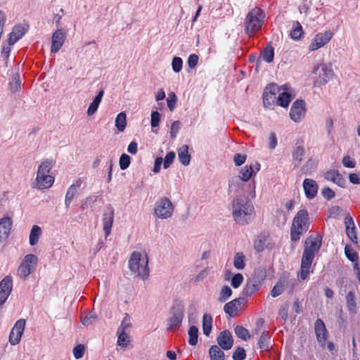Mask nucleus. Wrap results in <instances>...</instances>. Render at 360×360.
<instances>
[{"instance_id":"1","label":"nucleus","mask_w":360,"mask_h":360,"mask_svg":"<svg viewBox=\"0 0 360 360\" xmlns=\"http://www.w3.org/2000/svg\"><path fill=\"white\" fill-rule=\"evenodd\" d=\"M292 98V94L285 85L279 86L276 84H271L266 87L263 94L264 105L269 108L275 105L286 108Z\"/></svg>"},{"instance_id":"2","label":"nucleus","mask_w":360,"mask_h":360,"mask_svg":"<svg viewBox=\"0 0 360 360\" xmlns=\"http://www.w3.org/2000/svg\"><path fill=\"white\" fill-rule=\"evenodd\" d=\"M129 269L131 274L145 280L150 273L148 257L145 252L134 251L129 259Z\"/></svg>"},{"instance_id":"3","label":"nucleus","mask_w":360,"mask_h":360,"mask_svg":"<svg viewBox=\"0 0 360 360\" xmlns=\"http://www.w3.org/2000/svg\"><path fill=\"white\" fill-rule=\"evenodd\" d=\"M233 216L237 224H247L254 217V207L244 199H236L233 202Z\"/></svg>"},{"instance_id":"4","label":"nucleus","mask_w":360,"mask_h":360,"mask_svg":"<svg viewBox=\"0 0 360 360\" xmlns=\"http://www.w3.org/2000/svg\"><path fill=\"white\" fill-rule=\"evenodd\" d=\"M309 218L306 210H300L295 216L290 229V238L292 241L300 240L301 235L307 231Z\"/></svg>"},{"instance_id":"5","label":"nucleus","mask_w":360,"mask_h":360,"mask_svg":"<svg viewBox=\"0 0 360 360\" xmlns=\"http://www.w3.org/2000/svg\"><path fill=\"white\" fill-rule=\"evenodd\" d=\"M53 162L47 159L39 166L36 176V188L40 190L49 188L54 183V177L49 174Z\"/></svg>"},{"instance_id":"6","label":"nucleus","mask_w":360,"mask_h":360,"mask_svg":"<svg viewBox=\"0 0 360 360\" xmlns=\"http://www.w3.org/2000/svg\"><path fill=\"white\" fill-rule=\"evenodd\" d=\"M264 14L259 8H254L248 12L245 19V32L249 36L255 34L258 32L262 25Z\"/></svg>"},{"instance_id":"7","label":"nucleus","mask_w":360,"mask_h":360,"mask_svg":"<svg viewBox=\"0 0 360 360\" xmlns=\"http://www.w3.org/2000/svg\"><path fill=\"white\" fill-rule=\"evenodd\" d=\"M312 72L316 75L314 85L318 87L326 85L334 76V71L331 65L324 63L315 65Z\"/></svg>"},{"instance_id":"8","label":"nucleus","mask_w":360,"mask_h":360,"mask_svg":"<svg viewBox=\"0 0 360 360\" xmlns=\"http://www.w3.org/2000/svg\"><path fill=\"white\" fill-rule=\"evenodd\" d=\"M174 210L172 201L167 197L159 198L155 204L154 215L161 219L171 218Z\"/></svg>"},{"instance_id":"9","label":"nucleus","mask_w":360,"mask_h":360,"mask_svg":"<svg viewBox=\"0 0 360 360\" xmlns=\"http://www.w3.org/2000/svg\"><path fill=\"white\" fill-rule=\"evenodd\" d=\"M37 263L38 258L36 255L33 254L25 255L17 270L18 275L25 279L35 271Z\"/></svg>"},{"instance_id":"10","label":"nucleus","mask_w":360,"mask_h":360,"mask_svg":"<svg viewBox=\"0 0 360 360\" xmlns=\"http://www.w3.org/2000/svg\"><path fill=\"white\" fill-rule=\"evenodd\" d=\"M321 245V240L317 238H308L305 241V246L302 259L312 262L315 254Z\"/></svg>"},{"instance_id":"11","label":"nucleus","mask_w":360,"mask_h":360,"mask_svg":"<svg viewBox=\"0 0 360 360\" xmlns=\"http://www.w3.org/2000/svg\"><path fill=\"white\" fill-rule=\"evenodd\" d=\"M333 35V32L330 30L317 33L309 45V51H315L323 47L331 40Z\"/></svg>"},{"instance_id":"12","label":"nucleus","mask_w":360,"mask_h":360,"mask_svg":"<svg viewBox=\"0 0 360 360\" xmlns=\"http://www.w3.org/2000/svg\"><path fill=\"white\" fill-rule=\"evenodd\" d=\"M307 113V108L305 102L303 100H296L290 108V117L296 122L299 123L304 120Z\"/></svg>"},{"instance_id":"13","label":"nucleus","mask_w":360,"mask_h":360,"mask_svg":"<svg viewBox=\"0 0 360 360\" xmlns=\"http://www.w3.org/2000/svg\"><path fill=\"white\" fill-rule=\"evenodd\" d=\"M26 321L24 319L18 320L12 328L9 336L8 342L13 345L20 343L25 328Z\"/></svg>"},{"instance_id":"14","label":"nucleus","mask_w":360,"mask_h":360,"mask_svg":"<svg viewBox=\"0 0 360 360\" xmlns=\"http://www.w3.org/2000/svg\"><path fill=\"white\" fill-rule=\"evenodd\" d=\"M184 316V309L182 306H174L172 309L171 317L168 319L167 330L178 329L181 324Z\"/></svg>"},{"instance_id":"15","label":"nucleus","mask_w":360,"mask_h":360,"mask_svg":"<svg viewBox=\"0 0 360 360\" xmlns=\"http://www.w3.org/2000/svg\"><path fill=\"white\" fill-rule=\"evenodd\" d=\"M13 289V279L10 276H5L0 282V305L6 302Z\"/></svg>"},{"instance_id":"16","label":"nucleus","mask_w":360,"mask_h":360,"mask_svg":"<svg viewBox=\"0 0 360 360\" xmlns=\"http://www.w3.org/2000/svg\"><path fill=\"white\" fill-rule=\"evenodd\" d=\"M66 34L63 29H58L52 34L51 52L56 53L63 46Z\"/></svg>"},{"instance_id":"17","label":"nucleus","mask_w":360,"mask_h":360,"mask_svg":"<svg viewBox=\"0 0 360 360\" xmlns=\"http://www.w3.org/2000/svg\"><path fill=\"white\" fill-rule=\"evenodd\" d=\"M259 169L260 164L259 162H255L254 165H247L239 170L238 178L241 181L246 182L251 179L254 174L258 172Z\"/></svg>"},{"instance_id":"18","label":"nucleus","mask_w":360,"mask_h":360,"mask_svg":"<svg viewBox=\"0 0 360 360\" xmlns=\"http://www.w3.org/2000/svg\"><path fill=\"white\" fill-rule=\"evenodd\" d=\"M28 29L29 25L27 24L15 25L9 34L8 44L13 45L25 34Z\"/></svg>"},{"instance_id":"19","label":"nucleus","mask_w":360,"mask_h":360,"mask_svg":"<svg viewBox=\"0 0 360 360\" xmlns=\"http://www.w3.org/2000/svg\"><path fill=\"white\" fill-rule=\"evenodd\" d=\"M314 329L316 335V339L321 347H324L328 337V332L323 321L321 319H317L314 324Z\"/></svg>"},{"instance_id":"20","label":"nucleus","mask_w":360,"mask_h":360,"mask_svg":"<svg viewBox=\"0 0 360 360\" xmlns=\"http://www.w3.org/2000/svg\"><path fill=\"white\" fill-rule=\"evenodd\" d=\"M302 186L307 198L311 200L316 196L319 186L316 181L312 179H305Z\"/></svg>"},{"instance_id":"21","label":"nucleus","mask_w":360,"mask_h":360,"mask_svg":"<svg viewBox=\"0 0 360 360\" xmlns=\"http://www.w3.org/2000/svg\"><path fill=\"white\" fill-rule=\"evenodd\" d=\"M217 341L219 346L224 350L230 349L233 344L231 333L227 330L219 333L217 338Z\"/></svg>"},{"instance_id":"22","label":"nucleus","mask_w":360,"mask_h":360,"mask_svg":"<svg viewBox=\"0 0 360 360\" xmlns=\"http://www.w3.org/2000/svg\"><path fill=\"white\" fill-rule=\"evenodd\" d=\"M102 221L105 237H108L111 233V229L114 221V210L112 207L109 208L103 213Z\"/></svg>"},{"instance_id":"23","label":"nucleus","mask_w":360,"mask_h":360,"mask_svg":"<svg viewBox=\"0 0 360 360\" xmlns=\"http://www.w3.org/2000/svg\"><path fill=\"white\" fill-rule=\"evenodd\" d=\"M345 224L346 226V233L347 236L352 242L357 243L358 237L355 229L354 222L349 214H347L345 217Z\"/></svg>"},{"instance_id":"24","label":"nucleus","mask_w":360,"mask_h":360,"mask_svg":"<svg viewBox=\"0 0 360 360\" xmlns=\"http://www.w3.org/2000/svg\"><path fill=\"white\" fill-rule=\"evenodd\" d=\"M11 226L12 220L10 217H6L0 219V242L8 237Z\"/></svg>"},{"instance_id":"25","label":"nucleus","mask_w":360,"mask_h":360,"mask_svg":"<svg viewBox=\"0 0 360 360\" xmlns=\"http://www.w3.org/2000/svg\"><path fill=\"white\" fill-rule=\"evenodd\" d=\"M324 177L326 180L332 181L340 187H345L346 184V180L342 177L338 170H329L324 174Z\"/></svg>"},{"instance_id":"26","label":"nucleus","mask_w":360,"mask_h":360,"mask_svg":"<svg viewBox=\"0 0 360 360\" xmlns=\"http://www.w3.org/2000/svg\"><path fill=\"white\" fill-rule=\"evenodd\" d=\"M188 146L183 145L177 150L178 158L180 162L184 165L188 166L191 162V155L188 153Z\"/></svg>"},{"instance_id":"27","label":"nucleus","mask_w":360,"mask_h":360,"mask_svg":"<svg viewBox=\"0 0 360 360\" xmlns=\"http://www.w3.org/2000/svg\"><path fill=\"white\" fill-rule=\"evenodd\" d=\"M103 95L104 90H100L97 96L94 98L93 101L90 103L86 112L89 116L93 115L97 111L98 106L103 97Z\"/></svg>"},{"instance_id":"28","label":"nucleus","mask_w":360,"mask_h":360,"mask_svg":"<svg viewBox=\"0 0 360 360\" xmlns=\"http://www.w3.org/2000/svg\"><path fill=\"white\" fill-rule=\"evenodd\" d=\"M42 234V230L40 226L38 225H34L30 231V236H29V243L30 245H35Z\"/></svg>"},{"instance_id":"29","label":"nucleus","mask_w":360,"mask_h":360,"mask_svg":"<svg viewBox=\"0 0 360 360\" xmlns=\"http://www.w3.org/2000/svg\"><path fill=\"white\" fill-rule=\"evenodd\" d=\"M258 347L263 351H268L271 347V338L267 331H263L258 342Z\"/></svg>"},{"instance_id":"30","label":"nucleus","mask_w":360,"mask_h":360,"mask_svg":"<svg viewBox=\"0 0 360 360\" xmlns=\"http://www.w3.org/2000/svg\"><path fill=\"white\" fill-rule=\"evenodd\" d=\"M239 304V299H235L228 303L224 307L225 313L228 314L230 316H235L238 311V305Z\"/></svg>"},{"instance_id":"31","label":"nucleus","mask_w":360,"mask_h":360,"mask_svg":"<svg viewBox=\"0 0 360 360\" xmlns=\"http://www.w3.org/2000/svg\"><path fill=\"white\" fill-rule=\"evenodd\" d=\"M347 307L350 314H354L356 313V303L355 300L354 293L349 292L346 296Z\"/></svg>"},{"instance_id":"32","label":"nucleus","mask_w":360,"mask_h":360,"mask_svg":"<svg viewBox=\"0 0 360 360\" xmlns=\"http://www.w3.org/2000/svg\"><path fill=\"white\" fill-rule=\"evenodd\" d=\"M212 328V317L210 314H205L202 318V330L206 336H209Z\"/></svg>"},{"instance_id":"33","label":"nucleus","mask_w":360,"mask_h":360,"mask_svg":"<svg viewBox=\"0 0 360 360\" xmlns=\"http://www.w3.org/2000/svg\"><path fill=\"white\" fill-rule=\"evenodd\" d=\"M77 186L75 184L71 185L66 193L65 199V205L66 208H68L71 202L75 198L76 195L77 194Z\"/></svg>"},{"instance_id":"34","label":"nucleus","mask_w":360,"mask_h":360,"mask_svg":"<svg viewBox=\"0 0 360 360\" xmlns=\"http://www.w3.org/2000/svg\"><path fill=\"white\" fill-rule=\"evenodd\" d=\"M117 345L122 348H125L130 342V337L127 332L117 331Z\"/></svg>"},{"instance_id":"35","label":"nucleus","mask_w":360,"mask_h":360,"mask_svg":"<svg viewBox=\"0 0 360 360\" xmlns=\"http://www.w3.org/2000/svg\"><path fill=\"white\" fill-rule=\"evenodd\" d=\"M259 288L260 285L257 281H249L244 288L243 292L245 296H251L257 292Z\"/></svg>"},{"instance_id":"36","label":"nucleus","mask_w":360,"mask_h":360,"mask_svg":"<svg viewBox=\"0 0 360 360\" xmlns=\"http://www.w3.org/2000/svg\"><path fill=\"white\" fill-rule=\"evenodd\" d=\"M211 360H224V353L217 345H213L210 349Z\"/></svg>"},{"instance_id":"37","label":"nucleus","mask_w":360,"mask_h":360,"mask_svg":"<svg viewBox=\"0 0 360 360\" xmlns=\"http://www.w3.org/2000/svg\"><path fill=\"white\" fill-rule=\"evenodd\" d=\"M127 125V115L124 112H120L115 119V126L119 131H123Z\"/></svg>"},{"instance_id":"38","label":"nucleus","mask_w":360,"mask_h":360,"mask_svg":"<svg viewBox=\"0 0 360 360\" xmlns=\"http://www.w3.org/2000/svg\"><path fill=\"white\" fill-rule=\"evenodd\" d=\"M21 89V82L18 74L13 75L9 82V89L12 93H15Z\"/></svg>"},{"instance_id":"39","label":"nucleus","mask_w":360,"mask_h":360,"mask_svg":"<svg viewBox=\"0 0 360 360\" xmlns=\"http://www.w3.org/2000/svg\"><path fill=\"white\" fill-rule=\"evenodd\" d=\"M303 34L302 27L298 22H294L290 32L292 39L299 40L302 38Z\"/></svg>"},{"instance_id":"40","label":"nucleus","mask_w":360,"mask_h":360,"mask_svg":"<svg viewBox=\"0 0 360 360\" xmlns=\"http://www.w3.org/2000/svg\"><path fill=\"white\" fill-rule=\"evenodd\" d=\"M232 295V290L228 285L224 286L218 297V301L221 303L225 302Z\"/></svg>"},{"instance_id":"41","label":"nucleus","mask_w":360,"mask_h":360,"mask_svg":"<svg viewBox=\"0 0 360 360\" xmlns=\"http://www.w3.org/2000/svg\"><path fill=\"white\" fill-rule=\"evenodd\" d=\"M274 57V51L272 46H267L261 53V58L267 63L273 61Z\"/></svg>"},{"instance_id":"42","label":"nucleus","mask_w":360,"mask_h":360,"mask_svg":"<svg viewBox=\"0 0 360 360\" xmlns=\"http://www.w3.org/2000/svg\"><path fill=\"white\" fill-rule=\"evenodd\" d=\"M233 266L238 270H242L245 268V256L241 252H237L233 259Z\"/></svg>"},{"instance_id":"43","label":"nucleus","mask_w":360,"mask_h":360,"mask_svg":"<svg viewBox=\"0 0 360 360\" xmlns=\"http://www.w3.org/2000/svg\"><path fill=\"white\" fill-rule=\"evenodd\" d=\"M312 262L302 259L300 278L304 280L308 276Z\"/></svg>"},{"instance_id":"44","label":"nucleus","mask_w":360,"mask_h":360,"mask_svg":"<svg viewBox=\"0 0 360 360\" xmlns=\"http://www.w3.org/2000/svg\"><path fill=\"white\" fill-rule=\"evenodd\" d=\"M304 153V150L301 146H297L295 149V150L292 153V158H293V162H294L295 167H297L299 165L300 162L302 161Z\"/></svg>"},{"instance_id":"45","label":"nucleus","mask_w":360,"mask_h":360,"mask_svg":"<svg viewBox=\"0 0 360 360\" xmlns=\"http://www.w3.org/2000/svg\"><path fill=\"white\" fill-rule=\"evenodd\" d=\"M198 329L197 327L191 326L188 330L189 340L188 343L192 346H195L198 342Z\"/></svg>"},{"instance_id":"46","label":"nucleus","mask_w":360,"mask_h":360,"mask_svg":"<svg viewBox=\"0 0 360 360\" xmlns=\"http://www.w3.org/2000/svg\"><path fill=\"white\" fill-rule=\"evenodd\" d=\"M316 165L315 161L313 160H309L302 167L301 170L302 173L305 174H311L315 171Z\"/></svg>"},{"instance_id":"47","label":"nucleus","mask_w":360,"mask_h":360,"mask_svg":"<svg viewBox=\"0 0 360 360\" xmlns=\"http://www.w3.org/2000/svg\"><path fill=\"white\" fill-rule=\"evenodd\" d=\"M97 320V315L94 312H90L82 317V323L84 326H90Z\"/></svg>"},{"instance_id":"48","label":"nucleus","mask_w":360,"mask_h":360,"mask_svg":"<svg viewBox=\"0 0 360 360\" xmlns=\"http://www.w3.org/2000/svg\"><path fill=\"white\" fill-rule=\"evenodd\" d=\"M236 335L243 340H247L250 338L249 331L243 326H237L235 328Z\"/></svg>"},{"instance_id":"49","label":"nucleus","mask_w":360,"mask_h":360,"mask_svg":"<svg viewBox=\"0 0 360 360\" xmlns=\"http://www.w3.org/2000/svg\"><path fill=\"white\" fill-rule=\"evenodd\" d=\"M285 290V285L283 283H277L271 290V295L273 297H276L281 295Z\"/></svg>"},{"instance_id":"50","label":"nucleus","mask_w":360,"mask_h":360,"mask_svg":"<svg viewBox=\"0 0 360 360\" xmlns=\"http://www.w3.org/2000/svg\"><path fill=\"white\" fill-rule=\"evenodd\" d=\"M131 328V323L129 316L126 314L124 317L121 325L117 329V331L127 332Z\"/></svg>"},{"instance_id":"51","label":"nucleus","mask_w":360,"mask_h":360,"mask_svg":"<svg viewBox=\"0 0 360 360\" xmlns=\"http://www.w3.org/2000/svg\"><path fill=\"white\" fill-rule=\"evenodd\" d=\"M342 209L339 206H333L328 210V215L330 218L339 219L340 217Z\"/></svg>"},{"instance_id":"52","label":"nucleus","mask_w":360,"mask_h":360,"mask_svg":"<svg viewBox=\"0 0 360 360\" xmlns=\"http://www.w3.org/2000/svg\"><path fill=\"white\" fill-rule=\"evenodd\" d=\"M177 101V97L174 92H170L167 98V104L170 111H173L175 108Z\"/></svg>"},{"instance_id":"53","label":"nucleus","mask_w":360,"mask_h":360,"mask_svg":"<svg viewBox=\"0 0 360 360\" xmlns=\"http://www.w3.org/2000/svg\"><path fill=\"white\" fill-rule=\"evenodd\" d=\"M175 157H176L175 153L173 151L169 152L166 155V156L163 160L164 169H167L170 167V165L174 162Z\"/></svg>"},{"instance_id":"54","label":"nucleus","mask_w":360,"mask_h":360,"mask_svg":"<svg viewBox=\"0 0 360 360\" xmlns=\"http://www.w3.org/2000/svg\"><path fill=\"white\" fill-rule=\"evenodd\" d=\"M183 60L180 57H174L172 62V70L175 72H179L182 69Z\"/></svg>"},{"instance_id":"55","label":"nucleus","mask_w":360,"mask_h":360,"mask_svg":"<svg viewBox=\"0 0 360 360\" xmlns=\"http://www.w3.org/2000/svg\"><path fill=\"white\" fill-rule=\"evenodd\" d=\"M180 128H181V122H180V121L176 120V121H174L172 124V126H171V128H170V131H169L170 137L172 139H174L176 137L177 134H178Z\"/></svg>"},{"instance_id":"56","label":"nucleus","mask_w":360,"mask_h":360,"mask_svg":"<svg viewBox=\"0 0 360 360\" xmlns=\"http://www.w3.org/2000/svg\"><path fill=\"white\" fill-rule=\"evenodd\" d=\"M345 252L347 257L352 262H356L358 259V255L354 252L350 246L346 245L345 248Z\"/></svg>"},{"instance_id":"57","label":"nucleus","mask_w":360,"mask_h":360,"mask_svg":"<svg viewBox=\"0 0 360 360\" xmlns=\"http://www.w3.org/2000/svg\"><path fill=\"white\" fill-rule=\"evenodd\" d=\"M130 157L127 154H122L120 158V167L124 170L129 167L130 165Z\"/></svg>"},{"instance_id":"58","label":"nucleus","mask_w":360,"mask_h":360,"mask_svg":"<svg viewBox=\"0 0 360 360\" xmlns=\"http://www.w3.org/2000/svg\"><path fill=\"white\" fill-rule=\"evenodd\" d=\"M96 201V196H89L82 201L81 208L85 210L91 206Z\"/></svg>"},{"instance_id":"59","label":"nucleus","mask_w":360,"mask_h":360,"mask_svg":"<svg viewBox=\"0 0 360 360\" xmlns=\"http://www.w3.org/2000/svg\"><path fill=\"white\" fill-rule=\"evenodd\" d=\"M245 356V351L242 347H238L233 354V360H244Z\"/></svg>"},{"instance_id":"60","label":"nucleus","mask_w":360,"mask_h":360,"mask_svg":"<svg viewBox=\"0 0 360 360\" xmlns=\"http://www.w3.org/2000/svg\"><path fill=\"white\" fill-rule=\"evenodd\" d=\"M243 281V276L241 274H235L231 279V285L234 288H238Z\"/></svg>"},{"instance_id":"61","label":"nucleus","mask_w":360,"mask_h":360,"mask_svg":"<svg viewBox=\"0 0 360 360\" xmlns=\"http://www.w3.org/2000/svg\"><path fill=\"white\" fill-rule=\"evenodd\" d=\"M85 347L83 345H78L73 349V354L76 359H81L84 354Z\"/></svg>"},{"instance_id":"62","label":"nucleus","mask_w":360,"mask_h":360,"mask_svg":"<svg viewBox=\"0 0 360 360\" xmlns=\"http://www.w3.org/2000/svg\"><path fill=\"white\" fill-rule=\"evenodd\" d=\"M247 155L245 154L236 153L233 157V162L236 166L242 165L246 160Z\"/></svg>"},{"instance_id":"63","label":"nucleus","mask_w":360,"mask_h":360,"mask_svg":"<svg viewBox=\"0 0 360 360\" xmlns=\"http://www.w3.org/2000/svg\"><path fill=\"white\" fill-rule=\"evenodd\" d=\"M160 121V115L158 111H153L151 113V127H157Z\"/></svg>"},{"instance_id":"64","label":"nucleus","mask_w":360,"mask_h":360,"mask_svg":"<svg viewBox=\"0 0 360 360\" xmlns=\"http://www.w3.org/2000/svg\"><path fill=\"white\" fill-rule=\"evenodd\" d=\"M198 63V56L196 54H191L188 58V65L190 68H194Z\"/></svg>"}]
</instances>
